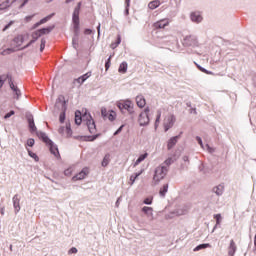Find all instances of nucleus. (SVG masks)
Masks as SVG:
<instances>
[{"label":"nucleus","instance_id":"nucleus-42","mask_svg":"<svg viewBox=\"0 0 256 256\" xmlns=\"http://www.w3.org/2000/svg\"><path fill=\"white\" fill-rule=\"evenodd\" d=\"M27 145H28V147H33V145H35V139L29 138L27 140Z\"/></svg>","mask_w":256,"mask_h":256},{"label":"nucleus","instance_id":"nucleus-9","mask_svg":"<svg viewBox=\"0 0 256 256\" xmlns=\"http://www.w3.org/2000/svg\"><path fill=\"white\" fill-rule=\"evenodd\" d=\"M175 121H176L175 115L169 114L168 116H166L163 122L164 131H169L171 127L175 125Z\"/></svg>","mask_w":256,"mask_h":256},{"label":"nucleus","instance_id":"nucleus-38","mask_svg":"<svg viewBox=\"0 0 256 256\" xmlns=\"http://www.w3.org/2000/svg\"><path fill=\"white\" fill-rule=\"evenodd\" d=\"M51 19V15L46 16L45 18L41 19L40 22L37 25H43V23H47Z\"/></svg>","mask_w":256,"mask_h":256},{"label":"nucleus","instance_id":"nucleus-62","mask_svg":"<svg viewBox=\"0 0 256 256\" xmlns=\"http://www.w3.org/2000/svg\"><path fill=\"white\" fill-rule=\"evenodd\" d=\"M10 249H13V246H10Z\"/></svg>","mask_w":256,"mask_h":256},{"label":"nucleus","instance_id":"nucleus-18","mask_svg":"<svg viewBox=\"0 0 256 256\" xmlns=\"http://www.w3.org/2000/svg\"><path fill=\"white\" fill-rule=\"evenodd\" d=\"M235 253H237V245L235 244V240H231L228 247V256H235Z\"/></svg>","mask_w":256,"mask_h":256},{"label":"nucleus","instance_id":"nucleus-25","mask_svg":"<svg viewBox=\"0 0 256 256\" xmlns=\"http://www.w3.org/2000/svg\"><path fill=\"white\" fill-rule=\"evenodd\" d=\"M47 33H51V28L40 29L36 32V35H38V37H41V35H47Z\"/></svg>","mask_w":256,"mask_h":256},{"label":"nucleus","instance_id":"nucleus-8","mask_svg":"<svg viewBox=\"0 0 256 256\" xmlns=\"http://www.w3.org/2000/svg\"><path fill=\"white\" fill-rule=\"evenodd\" d=\"M198 44L197 38L191 35L184 37L182 41L184 47H197Z\"/></svg>","mask_w":256,"mask_h":256},{"label":"nucleus","instance_id":"nucleus-24","mask_svg":"<svg viewBox=\"0 0 256 256\" xmlns=\"http://www.w3.org/2000/svg\"><path fill=\"white\" fill-rule=\"evenodd\" d=\"M161 5V2L159 0H153L148 4L149 9H157Z\"/></svg>","mask_w":256,"mask_h":256},{"label":"nucleus","instance_id":"nucleus-19","mask_svg":"<svg viewBox=\"0 0 256 256\" xmlns=\"http://www.w3.org/2000/svg\"><path fill=\"white\" fill-rule=\"evenodd\" d=\"M20 199H19V195H15L13 197V207L15 209V213H19V211H21V205H20Z\"/></svg>","mask_w":256,"mask_h":256},{"label":"nucleus","instance_id":"nucleus-36","mask_svg":"<svg viewBox=\"0 0 256 256\" xmlns=\"http://www.w3.org/2000/svg\"><path fill=\"white\" fill-rule=\"evenodd\" d=\"M160 121H161V110H158L156 121H155V127H157L159 125Z\"/></svg>","mask_w":256,"mask_h":256},{"label":"nucleus","instance_id":"nucleus-61","mask_svg":"<svg viewBox=\"0 0 256 256\" xmlns=\"http://www.w3.org/2000/svg\"><path fill=\"white\" fill-rule=\"evenodd\" d=\"M25 3H27V0H26V1H24V5H25Z\"/></svg>","mask_w":256,"mask_h":256},{"label":"nucleus","instance_id":"nucleus-51","mask_svg":"<svg viewBox=\"0 0 256 256\" xmlns=\"http://www.w3.org/2000/svg\"><path fill=\"white\" fill-rule=\"evenodd\" d=\"M124 125L120 126L119 129L114 133V135H119L121 131H123Z\"/></svg>","mask_w":256,"mask_h":256},{"label":"nucleus","instance_id":"nucleus-3","mask_svg":"<svg viewBox=\"0 0 256 256\" xmlns=\"http://www.w3.org/2000/svg\"><path fill=\"white\" fill-rule=\"evenodd\" d=\"M117 107L120 109L121 113H129V115H133L135 113L134 104L131 100H120L117 102Z\"/></svg>","mask_w":256,"mask_h":256},{"label":"nucleus","instance_id":"nucleus-56","mask_svg":"<svg viewBox=\"0 0 256 256\" xmlns=\"http://www.w3.org/2000/svg\"><path fill=\"white\" fill-rule=\"evenodd\" d=\"M0 213H1V215H5V208H1Z\"/></svg>","mask_w":256,"mask_h":256},{"label":"nucleus","instance_id":"nucleus-14","mask_svg":"<svg viewBox=\"0 0 256 256\" xmlns=\"http://www.w3.org/2000/svg\"><path fill=\"white\" fill-rule=\"evenodd\" d=\"M28 125L30 129V133H36L37 135V126H35V120L33 119V116H28Z\"/></svg>","mask_w":256,"mask_h":256},{"label":"nucleus","instance_id":"nucleus-5","mask_svg":"<svg viewBox=\"0 0 256 256\" xmlns=\"http://www.w3.org/2000/svg\"><path fill=\"white\" fill-rule=\"evenodd\" d=\"M166 175H167V166H158L155 170L153 179L156 183H159V181H162V179H165Z\"/></svg>","mask_w":256,"mask_h":256},{"label":"nucleus","instance_id":"nucleus-47","mask_svg":"<svg viewBox=\"0 0 256 256\" xmlns=\"http://www.w3.org/2000/svg\"><path fill=\"white\" fill-rule=\"evenodd\" d=\"M12 115H15V111H10L9 113H7L5 116H4V119H9V117H12Z\"/></svg>","mask_w":256,"mask_h":256},{"label":"nucleus","instance_id":"nucleus-12","mask_svg":"<svg viewBox=\"0 0 256 256\" xmlns=\"http://www.w3.org/2000/svg\"><path fill=\"white\" fill-rule=\"evenodd\" d=\"M89 175V168L85 167L81 172L72 177V181H83Z\"/></svg>","mask_w":256,"mask_h":256},{"label":"nucleus","instance_id":"nucleus-50","mask_svg":"<svg viewBox=\"0 0 256 256\" xmlns=\"http://www.w3.org/2000/svg\"><path fill=\"white\" fill-rule=\"evenodd\" d=\"M196 141H198L199 145L203 147V140H201V137L197 136Z\"/></svg>","mask_w":256,"mask_h":256},{"label":"nucleus","instance_id":"nucleus-43","mask_svg":"<svg viewBox=\"0 0 256 256\" xmlns=\"http://www.w3.org/2000/svg\"><path fill=\"white\" fill-rule=\"evenodd\" d=\"M109 67H111V56L108 58L107 62L105 63L106 71H109Z\"/></svg>","mask_w":256,"mask_h":256},{"label":"nucleus","instance_id":"nucleus-35","mask_svg":"<svg viewBox=\"0 0 256 256\" xmlns=\"http://www.w3.org/2000/svg\"><path fill=\"white\" fill-rule=\"evenodd\" d=\"M197 67H198L199 71H201L202 73H205L206 75H213V72L208 71L207 69H205L199 65Z\"/></svg>","mask_w":256,"mask_h":256},{"label":"nucleus","instance_id":"nucleus-2","mask_svg":"<svg viewBox=\"0 0 256 256\" xmlns=\"http://www.w3.org/2000/svg\"><path fill=\"white\" fill-rule=\"evenodd\" d=\"M37 137H39V139H41L44 143H46V145H48L50 152L52 153V155H54V157H59V148H57V146L53 144V141L49 139L45 132H37Z\"/></svg>","mask_w":256,"mask_h":256},{"label":"nucleus","instance_id":"nucleus-34","mask_svg":"<svg viewBox=\"0 0 256 256\" xmlns=\"http://www.w3.org/2000/svg\"><path fill=\"white\" fill-rule=\"evenodd\" d=\"M80 10H81V2H79L77 7L74 9L73 17H79V11Z\"/></svg>","mask_w":256,"mask_h":256},{"label":"nucleus","instance_id":"nucleus-23","mask_svg":"<svg viewBox=\"0 0 256 256\" xmlns=\"http://www.w3.org/2000/svg\"><path fill=\"white\" fill-rule=\"evenodd\" d=\"M119 45H121V35H118V36H117L116 41H115V42H112V43L110 44V47H111V49H117V47H119Z\"/></svg>","mask_w":256,"mask_h":256},{"label":"nucleus","instance_id":"nucleus-40","mask_svg":"<svg viewBox=\"0 0 256 256\" xmlns=\"http://www.w3.org/2000/svg\"><path fill=\"white\" fill-rule=\"evenodd\" d=\"M139 175H141V173H137L135 175L130 176L131 185L135 183V180L137 179V177H139Z\"/></svg>","mask_w":256,"mask_h":256},{"label":"nucleus","instance_id":"nucleus-10","mask_svg":"<svg viewBox=\"0 0 256 256\" xmlns=\"http://www.w3.org/2000/svg\"><path fill=\"white\" fill-rule=\"evenodd\" d=\"M140 125H148L149 123V107L145 108L144 111L139 115L138 118Z\"/></svg>","mask_w":256,"mask_h":256},{"label":"nucleus","instance_id":"nucleus-44","mask_svg":"<svg viewBox=\"0 0 256 256\" xmlns=\"http://www.w3.org/2000/svg\"><path fill=\"white\" fill-rule=\"evenodd\" d=\"M172 163H173V158H168L165 160L164 165L166 167H169V165H171Z\"/></svg>","mask_w":256,"mask_h":256},{"label":"nucleus","instance_id":"nucleus-13","mask_svg":"<svg viewBox=\"0 0 256 256\" xmlns=\"http://www.w3.org/2000/svg\"><path fill=\"white\" fill-rule=\"evenodd\" d=\"M190 19L193 23H201V21H203V16H201V12H192Z\"/></svg>","mask_w":256,"mask_h":256},{"label":"nucleus","instance_id":"nucleus-29","mask_svg":"<svg viewBox=\"0 0 256 256\" xmlns=\"http://www.w3.org/2000/svg\"><path fill=\"white\" fill-rule=\"evenodd\" d=\"M8 7H11V1L5 0L4 2L0 3V11L8 9Z\"/></svg>","mask_w":256,"mask_h":256},{"label":"nucleus","instance_id":"nucleus-59","mask_svg":"<svg viewBox=\"0 0 256 256\" xmlns=\"http://www.w3.org/2000/svg\"><path fill=\"white\" fill-rule=\"evenodd\" d=\"M189 158L187 156L184 157V161H187Z\"/></svg>","mask_w":256,"mask_h":256},{"label":"nucleus","instance_id":"nucleus-45","mask_svg":"<svg viewBox=\"0 0 256 256\" xmlns=\"http://www.w3.org/2000/svg\"><path fill=\"white\" fill-rule=\"evenodd\" d=\"M59 121L60 123H65V112L60 113Z\"/></svg>","mask_w":256,"mask_h":256},{"label":"nucleus","instance_id":"nucleus-16","mask_svg":"<svg viewBox=\"0 0 256 256\" xmlns=\"http://www.w3.org/2000/svg\"><path fill=\"white\" fill-rule=\"evenodd\" d=\"M136 105L140 107V109H143V107L147 105V100H145L143 95L136 96Z\"/></svg>","mask_w":256,"mask_h":256},{"label":"nucleus","instance_id":"nucleus-53","mask_svg":"<svg viewBox=\"0 0 256 256\" xmlns=\"http://www.w3.org/2000/svg\"><path fill=\"white\" fill-rule=\"evenodd\" d=\"M65 175H71V169H67V170H65Z\"/></svg>","mask_w":256,"mask_h":256},{"label":"nucleus","instance_id":"nucleus-48","mask_svg":"<svg viewBox=\"0 0 256 256\" xmlns=\"http://www.w3.org/2000/svg\"><path fill=\"white\" fill-rule=\"evenodd\" d=\"M13 23H15V21H10V22L3 28V31H7V29H9V27H11V25H13Z\"/></svg>","mask_w":256,"mask_h":256},{"label":"nucleus","instance_id":"nucleus-52","mask_svg":"<svg viewBox=\"0 0 256 256\" xmlns=\"http://www.w3.org/2000/svg\"><path fill=\"white\" fill-rule=\"evenodd\" d=\"M91 33H93V31H91V29H85L84 30L85 35H91Z\"/></svg>","mask_w":256,"mask_h":256},{"label":"nucleus","instance_id":"nucleus-11","mask_svg":"<svg viewBox=\"0 0 256 256\" xmlns=\"http://www.w3.org/2000/svg\"><path fill=\"white\" fill-rule=\"evenodd\" d=\"M171 21L168 18L161 19L153 24L154 29H165Z\"/></svg>","mask_w":256,"mask_h":256},{"label":"nucleus","instance_id":"nucleus-28","mask_svg":"<svg viewBox=\"0 0 256 256\" xmlns=\"http://www.w3.org/2000/svg\"><path fill=\"white\" fill-rule=\"evenodd\" d=\"M111 161V155L106 154L102 160V167H107Z\"/></svg>","mask_w":256,"mask_h":256},{"label":"nucleus","instance_id":"nucleus-26","mask_svg":"<svg viewBox=\"0 0 256 256\" xmlns=\"http://www.w3.org/2000/svg\"><path fill=\"white\" fill-rule=\"evenodd\" d=\"M167 191H169V184H164L163 187L160 188L159 194L161 195V197H165Z\"/></svg>","mask_w":256,"mask_h":256},{"label":"nucleus","instance_id":"nucleus-55","mask_svg":"<svg viewBox=\"0 0 256 256\" xmlns=\"http://www.w3.org/2000/svg\"><path fill=\"white\" fill-rule=\"evenodd\" d=\"M25 19L26 21H31V19H33V16H27Z\"/></svg>","mask_w":256,"mask_h":256},{"label":"nucleus","instance_id":"nucleus-49","mask_svg":"<svg viewBox=\"0 0 256 256\" xmlns=\"http://www.w3.org/2000/svg\"><path fill=\"white\" fill-rule=\"evenodd\" d=\"M69 255H73L75 253H77V248L72 247L69 251H68Z\"/></svg>","mask_w":256,"mask_h":256},{"label":"nucleus","instance_id":"nucleus-39","mask_svg":"<svg viewBox=\"0 0 256 256\" xmlns=\"http://www.w3.org/2000/svg\"><path fill=\"white\" fill-rule=\"evenodd\" d=\"M214 219H216V225H221V214H215Z\"/></svg>","mask_w":256,"mask_h":256},{"label":"nucleus","instance_id":"nucleus-60","mask_svg":"<svg viewBox=\"0 0 256 256\" xmlns=\"http://www.w3.org/2000/svg\"><path fill=\"white\" fill-rule=\"evenodd\" d=\"M71 1H73V0H66V3H71Z\"/></svg>","mask_w":256,"mask_h":256},{"label":"nucleus","instance_id":"nucleus-46","mask_svg":"<svg viewBox=\"0 0 256 256\" xmlns=\"http://www.w3.org/2000/svg\"><path fill=\"white\" fill-rule=\"evenodd\" d=\"M45 43H46L45 39H42L41 44H40V51L41 52H43V50L45 49Z\"/></svg>","mask_w":256,"mask_h":256},{"label":"nucleus","instance_id":"nucleus-17","mask_svg":"<svg viewBox=\"0 0 256 256\" xmlns=\"http://www.w3.org/2000/svg\"><path fill=\"white\" fill-rule=\"evenodd\" d=\"M179 139H181V135L170 138L167 143V149H173V147L177 145V141H179Z\"/></svg>","mask_w":256,"mask_h":256},{"label":"nucleus","instance_id":"nucleus-27","mask_svg":"<svg viewBox=\"0 0 256 256\" xmlns=\"http://www.w3.org/2000/svg\"><path fill=\"white\" fill-rule=\"evenodd\" d=\"M149 157L148 153L141 154L138 159L135 161V165H139V163H142V161H145Z\"/></svg>","mask_w":256,"mask_h":256},{"label":"nucleus","instance_id":"nucleus-58","mask_svg":"<svg viewBox=\"0 0 256 256\" xmlns=\"http://www.w3.org/2000/svg\"><path fill=\"white\" fill-rule=\"evenodd\" d=\"M97 29H98V34H99L100 31H101V25H99V26L97 27Z\"/></svg>","mask_w":256,"mask_h":256},{"label":"nucleus","instance_id":"nucleus-41","mask_svg":"<svg viewBox=\"0 0 256 256\" xmlns=\"http://www.w3.org/2000/svg\"><path fill=\"white\" fill-rule=\"evenodd\" d=\"M143 203L144 205H151V203H153V198L152 197L145 198Z\"/></svg>","mask_w":256,"mask_h":256},{"label":"nucleus","instance_id":"nucleus-20","mask_svg":"<svg viewBox=\"0 0 256 256\" xmlns=\"http://www.w3.org/2000/svg\"><path fill=\"white\" fill-rule=\"evenodd\" d=\"M143 213H145V215L147 217H150V219H153V208L149 207V206H144L142 208Z\"/></svg>","mask_w":256,"mask_h":256},{"label":"nucleus","instance_id":"nucleus-33","mask_svg":"<svg viewBox=\"0 0 256 256\" xmlns=\"http://www.w3.org/2000/svg\"><path fill=\"white\" fill-rule=\"evenodd\" d=\"M208 247H211V244H200L196 248H194V251H201V249H207Z\"/></svg>","mask_w":256,"mask_h":256},{"label":"nucleus","instance_id":"nucleus-32","mask_svg":"<svg viewBox=\"0 0 256 256\" xmlns=\"http://www.w3.org/2000/svg\"><path fill=\"white\" fill-rule=\"evenodd\" d=\"M72 21L74 23L75 31H79V16H73Z\"/></svg>","mask_w":256,"mask_h":256},{"label":"nucleus","instance_id":"nucleus-37","mask_svg":"<svg viewBox=\"0 0 256 256\" xmlns=\"http://www.w3.org/2000/svg\"><path fill=\"white\" fill-rule=\"evenodd\" d=\"M28 155L32 157L33 160L39 161V156H37L33 151L28 150Z\"/></svg>","mask_w":256,"mask_h":256},{"label":"nucleus","instance_id":"nucleus-4","mask_svg":"<svg viewBox=\"0 0 256 256\" xmlns=\"http://www.w3.org/2000/svg\"><path fill=\"white\" fill-rule=\"evenodd\" d=\"M83 121H86V125L88 127V131L91 133V134H95L97 133V128L95 126V121L93 120V117H91L90 114H87L85 113L83 115Z\"/></svg>","mask_w":256,"mask_h":256},{"label":"nucleus","instance_id":"nucleus-30","mask_svg":"<svg viewBox=\"0 0 256 256\" xmlns=\"http://www.w3.org/2000/svg\"><path fill=\"white\" fill-rule=\"evenodd\" d=\"M13 43L17 45V47H21L23 45V36H17L13 39Z\"/></svg>","mask_w":256,"mask_h":256},{"label":"nucleus","instance_id":"nucleus-15","mask_svg":"<svg viewBox=\"0 0 256 256\" xmlns=\"http://www.w3.org/2000/svg\"><path fill=\"white\" fill-rule=\"evenodd\" d=\"M91 75H92L91 72H87L86 74L75 79L74 82L78 83L79 85H83L89 79V77H91Z\"/></svg>","mask_w":256,"mask_h":256},{"label":"nucleus","instance_id":"nucleus-22","mask_svg":"<svg viewBox=\"0 0 256 256\" xmlns=\"http://www.w3.org/2000/svg\"><path fill=\"white\" fill-rule=\"evenodd\" d=\"M75 123L76 125H81V123H83V116L81 117V111L75 112Z\"/></svg>","mask_w":256,"mask_h":256},{"label":"nucleus","instance_id":"nucleus-21","mask_svg":"<svg viewBox=\"0 0 256 256\" xmlns=\"http://www.w3.org/2000/svg\"><path fill=\"white\" fill-rule=\"evenodd\" d=\"M223 191H225V186H223L222 184L213 188V192L218 196L223 195Z\"/></svg>","mask_w":256,"mask_h":256},{"label":"nucleus","instance_id":"nucleus-7","mask_svg":"<svg viewBox=\"0 0 256 256\" xmlns=\"http://www.w3.org/2000/svg\"><path fill=\"white\" fill-rule=\"evenodd\" d=\"M58 133L62 135V137H73V130H71V123H66L65 126H62L58 129Z\"/></svg>","mask_w":256,"mask_h":256},{"label":"nucleus","instance_id":"nucleus-31","mask_svg":"<svg viewBox=\"0 0 256 256\" xmlns=\"http://www.w3.org/2000/svg\"><path fill=\"white\" fill-rule=\"evenodd\" d=\"M127 62H122L118 68L119 73H127Z\"/></svg>","mask_w":256,"mask_h":256},{"label":"nucleus","instance_id":"nucleus-54","mask_svg":"<svg viewBox=\"0 0 256 256\" xmlns=\"http://www.w3.org/2000/svg\"><path fill=\"white\" fill-rule=\"evenodd\" d=\"M11 51H13V50H12V49L5 50V51L3 52V55H7V53H10Z\"/></svg>","mask_w":256,"mask_h":256},{"label":"nucleus","instance_id":"nucleus-1","mask_svg":"<svg viewBox=\"0 0 256 256\" xmlns=\"http://www.w3.org/2000/svg\"><path fill=\"white\" fill-rule=\"evenodd\" d=\"M7 80L10 85V88L16 95L15 99H19V97H21V90H19V88H17V86H15V84L13 83V77H11L10 74H3L0 76V89H1V87H3L5 81H7Z\"/></svg>","mask_w":256,"mask_h":256},{"label":"nucleus","instance_id":"nucleus-57","mask_svg":"<svg viewBox=\"0 0 256 256\" xmlns=\"http://www.w3.org/2000/svg\"><path fill=\"white\" fill-rule=\"evenodd\" d=\"M125 3L127 5V7H129V4L131 3V0H125Z\"/></svg>","mask_w":256,"mask_h":256},{"label":"nucleus","instance_id":"nucleus-6","mask_svg":"<svg viewBox=\"0 0 256 256\" xmlns=\"http://www.w3.org/2000/svg\"><path fill=\"white\" fill-rule=\"evenodd\" d=\"M101 115L104 121H115L117 119V112L113 110H107V108H101Z\"/></svg>","mask_w":256,"mask_h":256}]
</instances>
